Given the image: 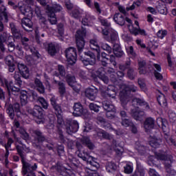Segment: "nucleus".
I'll list each match as a JSON object with an SVG mask.
<instances>
[{"instance_id": "1", "label": "nucleus", "mask_w": 176, "mask_h": 176, "mask_svg": "<svg viewBox=\"0 0 176 176\" xmlns=\"http://www.w3.org/2000/svg\"><path fill=\"white\" fill-rule=\"evenodd\" d=\"M109 36H104V39L107 41V42H111L113 45V54L116 57H122L123 56L124 53L122 52V50L120 49V45H119V36L118 35V32L115 31L113 29L109 30Z\"/></svg>"}, {"instance_id": "2", "label": "nucleus", "mask_w": 176, "mask_h": 176, "mask_svg": "<svg viewBox=\"0 0 176 176\" xmlns=\"http://www.w3.org/2000/svg\"><path fill=\"white\" fill-rule=\"evenodd\" d=\"M34 4V0H25V1H21L19 3L18 6H14V3L12 1L8 2V5L12 6L14 9H19L22 14L27 16V17H32L34 12L31 9V5Z\"/></svg>"}, {"instance_id": "3", "label": "nucleus", "mask_w": 176, "mask_h": 176, "mask_svg": "<svg viewBox=\"0 0 176 176\" xmlns=\"http://www.w3.org/2000/svg\"><path fill=\"white\" fill-rule=\"evenodd\" d=\"M155 159L158 160H164L165 162V164L168 163V165L166 164V173L169 176L175 175L176 172L175 170L171 169L170 164L173 163V156L170 155H167L165 152H160L155 153Z\"/></svg>"}, {"instance_id": "4", "label": "nucleus", "mask_w": 176, "mask_h": 176, "mask_svg": "<svg viewBox=\"0 0 176 176\" xmlns=\"http://www.w3.org/2000/svg\"><path fill=\"white\" fill-rule=\"evenodd\" d=\"M63 9V7L58 4H53L52 7L49 5L46 6L47 12L49 16V21L51 24H56L57 23V19L56 18V12H60Z\"/></svg>"}, {"instance_id": "5", "label": "nucleus", "mask_w": 176, "mask_h": 176, "mask_svg": "<svg viewBox=\"0 0 176 176\" xmlns=\"http://www.w3.org/2000/svg\"><path fill=\"white\" fill-rule=\"evenodd\" d=\"M85 36H86V28L82 27L81 30H77L76 34V45L78 52L82 51L85 47Z\"/></svg>"}, {"instance_id": "6", "label": "nucleus", "mask_w": 176, "mask_h": 176, "mask_svg": "<svg viewBox=\"0 0 176 176\" xmlns=\"http://www.w3.org/2000/svg\"><path fill=\"white\" fill-rule=\"evenodd\" d=\"M125 20L126 22L129 23L128 28L131 34L135 36L138 35V34H140V35H145V30L140 29L138 21H135V25L137 27H134V25L131 24V19L126 17Z\"/></svg>"}, {"instance_id": "7", "label": "nucleus", "mask_w": 176, "mask_h": 176, "mask_svg": "<svg viewBox=\"0 0 176 176\" xmlns=\"http://www.w3.org/2000/svg\"><path fill=\"white\" fill-rule=\"evenodd\" d=\"M103 108L106 112V116L109 119H113L115 118V114L116 113V109L113 104H110L108 101L103 102Z\"/></svg>"}, {"instance_id": "8", "label": "nucleus", "mask_w": 176, "mask_h": 176, "mask_svg": "<svg viewBox=\"0 0 176 176\" xmlns=\"http://www.w3.org/2000/svg\"><path fill=\"white\" fill-rule=\"evenodd\" d=\"M65 56L68 64L72 65L76 63V49L74 47H69L65 51Z\"/></svg>"}, {"instance_id": "9", "label": "nucleus", "mask_w": 176, "mask_h": 176, "mask_svg": "<svg viewBox=\"0 0 176 176\" xmlns=\"http://www.w3.org/2000/svg\"><path fill=\"white\" fill-rule=\"evenodd\" d=\"M51 104L55 109V113L58 118V124H63L64 123V120H63V111L61 110V107L56 104V98L52 97L50 99Z\"/></svg>"}, {"instance_id": "10", "label": "nucleus", "mask_w": 176, "mask_h": 176, "mask_svg": "<svg viewBox=\"0 0 176 176\" xmlns=\"http://www.w3.org/2000/svg\"><path fill=\"white\" fill-rule=\"evenodd\" d=\"M0 82L3 86L6 87L8 90L9 94H14L16 96V93H19L20 91V89L16 87H13V82H8V80L5 78H2L0 77Z\"/></svg>"}, {"instance_id": "11", "label": "nucleus", "mask_w": 176, "mask_h": 176, "mask_svg": "<svg viewBox=\"0 0 176 176\" xmlns=\"http://www.w3.org/2000/svg\"><path fill=\"white\" fill-rule=\"evenodd\" d=\"M23 175L26 176H35V173L33 171H35L38 168L36 164H34V166H30V164L23 162Z\"/></svg>"}, {"instance_id": "12", "label": "nucleus", "mask_w": 176, "mask_h": 176, "mask_svg": "<svg viewBox=\"0 0 176 176\" xmlns=\"http://www.w3.org/2000/svg\"><path fill=\"white\" fill-rule=\"evenodd\" d=\"M6 107H7V113L9 115L10 119H13L14 118V112H16L17 116H20L21 112L20 111L19 104L15 103L13 106H8V104H6Z\"/></svg>"}, {"instance_id": "13", "label": "nucleus", "mask_w": 176, "mask_h": 176, "mask_svg": "<svg viewBox=\"0 0 176 176\" xmlns=\"http://www.w3.org/2000/svg\"><path fill=\"white\" fill-rule=\"evenodd\" d=\"M74 109V115H75V116H83V118H87L89 115L87 109H84L80 103H75Z\"/></svg>"}, {"instance_id": "14", "label": "nucleus", "mask_w": 176, "mask_h": 176, "mask_svg": "<svg viewBox=\"0 0 176 176\" xmlns=\"http://www.w3.org/2000/svg\"><path fill=\"white\" fill-rule=\"evenodd\" d=\"M86 58L80 57V60L84 65H94L96 64V55L91 52L85 53Z\"/></svg>"}, {"instance_id": "15", "label": "nucleus", "mask_w": 176, "mask_h": 176, "mask_svg": "<svg viewBox=\"0 0 176 176\" xmlns=\"http://www.w3.org/2000/svg\"><path fill=\"white\" fill-rule=\"evenodd\" d=\"M137 90V87H126V85H122L121 87V91H120V101L122 102V104L123 105V104H124V100H123V97H122V96H124V97H126V96H127V94H129V91H135Z\"/></svg>"}, {"instance_id": "16", "label": "nucleus", "mask_w": 176, "mask_h": 176, "mask_svg": "<svg viewBox=\"0 0 176 176\" xmlns=\"http://www.w3.org/2000/svg\"><path fill=\"white\" fill-rule=\"evenodd\" d=\"M96 76L106 84L109 82V79L105 76V70L103 67L100 68L96 73L93 72L92 77L96 78Z\"/></svg>"}, {"instance_id": "17", "label": "nucleus", "mask_w": 176, "mask_h": 176, "mask_svg": "<svg viewBox=\"0 0 176 176\" xmlns=\"http://www.w3.org/2000/svg\"><path fill=\"white\" fill-rule=\"evenodd\" d=\"M18 69L23 78H25V79H28V78H30V71L28 70V67L24 64L19 63Z\"/></svg>"}, {"instance_id": "18", "label": "nucleus", "mask_w": 176, "mask_h": 176, "mask_svg": "<svg viewBox=\"0 0 176 176\" xmlns=\"http://www.w3.org/2000/svg\"><path fill=\"white\" fill-rule=\"evenodd\" d=\"M155 12H158L161 14H167V8L164 1L160 0L156 3Z\"/></svg>"}, {"instance_id": "19", "label": "nucleus", "mask_w": 176, "mask_h": 176, "mask_svg": "<svg viewBox=\"0 0 176 176\" xmlns=\"http://www.w3.org/2000/svg\"><path fill=\"white\" fill-rule=\"evenodd\" d=\"M67 80L68 85L73 88L74 91H76V93H79V90H80V85L76 83L75 77H67Z\"/></svg>"}, {"instance_id": "20", "label": "nucleus", "mask_w": 176, "mask_h": 176, "mask_svg": "<svg viewBox=\"0 0 176 176\" xmlns=\"http://www.w3.org/2000/svg\"><path fill=\"white\" fill-rule=\"evenodd\" d=\"M78 129H79V124L78 123V121L72 120L70 122L69 126L67 127V133H68V134L76 133V131H78Z\"/></svg>"}, {"instance_id": "21", "label": "nucleus", "mask_w": 176, "mask_h": 176, "mask_svg": "<svg viewBox=\"0 0 176 176\" xmlns=\"http://www.w3.org/2000/svg\"><path fill=\"white\" fill-rule=\"evenodd\" d=\"M100 23H101L102 25H103V27H106V28H104V29L102 28L103 35H104V36H108L111 35V34L109 33V30H112V28H109L111 23H109V22H108V21H107V19H100Z\"/></svg>"}, {"instance_id": "22", "label": "nucleus", "mask_w": 176, "mask_h": 176, "mask_svg": "<svg viewBox=\"0 0 176 176\" xmlns=\"http://www.w3.org/2000/svg\"><path fill=\"white\" fill-rule=\"evenodd\" d=\"M85 96L91 101H94L96 100V96H97V89L87 88L85 90Z\"/></svg>"}, {"instance_id": "23", "label": "nucleus", "mask_w": 176, "mask_h": 176, "mask_svg": "<svg viewBox=\"0 0 176 176\" xmlns=\"http://www.w3.org/2000/svg\"><path fill=\"white\" fill-rule=\"evenodd\" d=\"M157 101L159 105L162 107V108H166V107H167V98L164 94L159 93V94L157 96Z\"/></svg>"}, {"instance_id": "24", "label": "nucleus", "mask_w": 176, "mask_h": 176, "mask_svg": "<svg viewBox=\"0 0 176 176\" xmlns=\"http://www.w3.org/2000/svg\"><path fill=\"white\" fill-rule=\"evenodd\" d=\"M82 160L87 162L88 164H90L93 167H95L96 168H98V167H100V164H98V162H97V159L91 156H89L88 158L86 157H82Z\"/></svg>"}, {"instance_id": "25", "label": "nucleus", "mask_w": 176, "mask_h": 176, "mask_svg": "<svg viewBox=\"0 0 176 176\" xmlns=\"http://www.w3.org/2000/svg\"><path fill=\"white\" fill-rule=\"evenodd\" d=\"M97 57H98V60H99V61H101L102 63V65H103V67H106L107 64H108V61H109V56L107 55L104 52H102L101 56H100V50H99V54L97 53Z\"/></svg>"}, {"instance_id": "26", "label": "nucleus", "mask_w": 176, "mask_h": 176, "mask_svg": "<svg viewBox=\"0 0 176 176\" xmlns=\"http://www.w3.org/2000/svg\"><path fill=\"white\" fill-rule=\"evenodd\" d=\"M6 63L9 67V72H13L14 71V59L12 55H8L6 58Z\"/></svg>"}, {"instance_id": "27", "label": "nucleus", "mask_w": 176, "mask_h": 176, "mask_svg": "<svg viewBox=\"0 0 176 176\" xmlns=\"http://www.w3.org/2000/svg\"><path fill=\"white\" fill-rule=\"evenodd\" d=\"M155 78L157 80H162L163 79V76L160 72H162V66L159 64L155 65Z\"/></svg>"}, {"instance_id": "28", "label": "nucleus", "mask_w": 176, "mask_h": 176, "mask_svg": "<svg viewBox=\"0 0 176 176\" xmlns=\"http://www.w3.org/2000/svg\"><path fill=\"white\" fill-rule=\"evenodd\" d=\"M89 46L93 50H96L98 54H100V46H98V42L96 38H92L89 41Z\"/></svg>"}, {"instance_id": "29", "label": "nucleus", "mask_w": 176, "mask_h": 176, "mask_svg": "<svg viewBox=\"0 0 176 176\" xmlns=\"http://www.w3.org/2000/svg\"><path fill=\"white\" fill-rule=\"evenodd\" d=\"M3 17L6 20H8V14H6V8L3 6V1L0 0V20H2Z\"/></svg>"}, {"instance_id": "30", "label": "nucleus", "mask_w": 176, "mask_h": 176, "mask_svg": "<svg viewBox=\"0 0 176 176\" xmlns=\"http://www.w3.org/2000/svg\"><path fill=\"white\" fill-rule=\"evenodd\" d=\"M22 27L26 30L29 31L28 28H32V21L29 18H23L22 19Z\"/></svg>"}, {"instance_id": "31", "label": "nucleus", "mask_w": 176, "mask_h": 176, "mask_svg": "<svg viewBox=\"0 0 176 176\" xmlns=\"http://www.w3.org/2000/svg\"><path fill=\"white\" fill-rule=\"evenodd\" d=\"M113 20L119 25H124V17L121 14L116 13L114 15Z\"/></svg>"}, {"instance_id": "32", "label": "nucleus", "mask_w": 176, "mask_h": 176, "mask_svg": "<svg viewBox=\"0 0 176 176\" xmlns=\"http://www.w3.org/2000/svg\"><path fill=\"white\" fill-rule=\"evenodd\" d=\"M157 124H158L159 127L162 126V129L164 131L166 130L168 127V124L167 123V120L163 119L162 118H157Z\"/></svg>"}, {"instance_id": "33", "label": "nucleus", "mask_w": 176, "mask_h": 176, "mask_svg": "<svg viewBox=\"0 0 176 176\" xmlns=\"http://www.w3.org/2000/svg\"><path fill=\"white\" fill-rule=\"evenodd\" d=\"M153 123L154 120L152 118H148L144 122V129L146 131L151 130V129H153Z\"/></svg>"}, {"instance_id": "34", "label": "nucleus", "mask_w": 176, "mask_h": 176, "mask_svg": "<svg viewBox=\"0 0 176 176\" xmlns=\"http://www.w3.org/2000/svg\"><path fill=\"white\" fill-rule=\"evenodd\" d=\"M34 83L36 85V89L38 90V91H39V93H45V87H43L42 82H41L39 79L36 78L34 81Z\"/></svg>"}, {"instance_id": "35", "label": "nucleus", "mask_w": 176, "mask_h": 176, "mask_svg": "<svg viewBox=\"0 0 176 176\" xmlns=\"http://www.w3.org/2000/svg\"><path fill=\"white\" fill-rule=\"evenodd\" d=\"M58 73L56 72L54 73V70L52 71V74L56 76V78H58V76H65V69H64V67L63 65H58Z\"/></svg>"}, {"instance_id": "36", "label": "nucleus", "mask_w": 176, "mask_h": 176, "mask_svg": "<svg viewBox=\"0 0 176 176\" xmlns=\"http://www.w3.org/2000/svg\"><path fill=\"white\" fill-rule=\"evenodd\" d=\"M120 115L122 119V125L124 126V127H129L131 123H130L129 119L126 118V111H121Z\"/></svg>"}, {"instance_id": "37", "label": "nucleus", "mask_w": 176, "mask_h": 176, "mask_svg": "<svg viewBox=\"0 0 176 176\" xmlns=\"http://www.w3.org/2000/svg\"><path fill=\"white\" fill-rule=\"evenodd\" d=\"M29 113H32V115H37V113L41 115V113L42 112V107L38 105H35L34 110H28Z\"/></svg>"}, {"instance_id": "38", "label": "nucleus", "mask_w": 176, "mask_h": 176, "mask_svg": "<svg viewBox=\"0 0 176 176\" xmlns=\"http://www.w3.org/2000/svg\"><path fill=\"white\" fill-rule=\"evenodd\" d=\"M124 173L126 174H131L133 173V163L127 162L126 166L124 167Z\"/></svg>"}, {"instance_id": "39", "label": "nucleus", "mask_w": 176, "mask_h": 176, "mask_svg": "<svg viewBox=\"0 0 176 176\" xmlns=\"http://www.w3.org/2000/svg\"><path fill=\"white\" fill-rule=\"evenodd\" d=\"M20 98L21 105H25V104H27L28 102L27 98H28V97L27 96V92L22 91L21 93Z\"/></svg>"}, {"instance_id": "40", "label": "nucleus", "mask_w": 176, "mask_h": 176, "mask_svg": "<svg viewBox=\"0 0 176 176\" xmlns=\"http://www.w3.org/2000/svg\"><path fill=\"white\" fill-rule=\"evenodd\" d=\"M90 23H91V16L87 13L85 14V18L82 19V23L83 25H90Z\"/></svg>"}, {"instance_id": "41", "label": "nucleus", "mask_w": 176, "mask_h": 176, "mask_svg": "<svg viewBox=\"0 0 176 176\" xmlns=\"http://www.w3.org/2000/svg\"><path fill=\"white\" fill-rule=\"evenodd\" d=\"M106 170L108 173H112L116 170V165L113 162H109L106 166Z\"/></svg>"}, {"instance_id": "42", "label": "nucleus", "mask_w": 176, "mask_h": 176, "mask_svg": "<svg viewBox=\"0 0 176 176\" xmlns=\"http://www.w3.org/2000/svg\"><path fill=\"white\" fill-rule=\"evenodd\" d=\"M47 51L51 56H54L56 54V45L50 43L48 45Z\"/></svg>"}, {"instance_id": "43", "label": "nucleus", "mask_w": 176, "mask_h": 176, "mask_svg": "<svg viewBox=\"0 0 176 176\" xmlns=\"http://www.w3.org/2000/svg\"><path fill=\"white\" fill-rule=\"evenodd\" d=\"M10 27H11L12 35L14 36V39H20V38H21V34L20 33H19L17 31H16V28H12L13 24H10Z\"/></svg>"}, {"instance_id": "44", "label": "nucleus", "mask_w": 176, "mask_h": 176, "mask_svg": "<svg viewBox=\"0 0 176 176\" xmlns=\"http://www.w3.org/2000/svg\"><path fill=\"white\" fill-rule=\"evenodd\" d=\"M126 50L127 54H129L131 57H135L137 56V54H135V52H134V48L133 47V46H126Z\"/></svg>"}, {"instance_id": "45", "label": "nucleus", "mask_w": 176, "mask_h": 176, "mask_svg": "<svg viewBox=\"0 0 176 176\" xmlns=\"http://www.w3.org/2000/svg\"><path fill=\"white\" fill-rule=\"evenodd\" d=\"M132 116L135 120H141V117L144 116V111H133Z\"/></svg>"}, {"instance_id": "46", "label": "nucleus", "mask_w": 176, "mask_h": 176, "mask_svg": "<svg viewBox=\"0 0 176 176\" xmlns=\"http://www.w3.org/2000/svg\"><path fill=\"white\" fill-rule=\"evenodd\" d=\"M58 91L60 96H64L65 94V85L63 82H58Z\"/></svg>"}, {"instance_id": "47", "label": "nucleus", "mask_w": 176, "mask_h": 176, "mask_svg": "<svg viewBox=\"0 0 176 176\" xmlns=\"http://www.w3.org/2000/svg\"><path fill=\"white\" fill-rule=\"evenodd\" d=\"M35 13H36L37 17L39 19V20L43 21V23H45V19L43 17H42V14H41V8H39V7L36 8Z\"/></svg>"}, {"instance_id": "48", "label": "nucleus", "mask_w": 176, "mask_h": 176, "mask_svg": "<svg viewBox=\"0 0 176 176\" xmlns=\"http://www.w3.org/2000/svg\"><path fill=\"white\" fill-rule=\"evenodd\" d=\"M80 14H82V10L77 8L72 12L71 16L74 17V19H78V17H80Z\"/></svg>"}, {"instance_id": "49", "label": "nucleus", "mask_w": 176, "mask_h": 176, "mask_svg": "<svg viewBox=\"0 0 176 176\" xmlns=\"http://www.w3.org/2000/svg\"><path fill=\"white\" fill-rule=\"evenodd\" d=\"M13 144V140L9 138L7 144L6 145V159H8L9 157V151H8V148H10V145Z\"/></svg>"}, {"instance_id": "50", "label": "nucleus", "mask_w": 176, "mask_h": 176, "mask_svg": "<svg viewBox=\"0 0 176 176\" xmlns=\"http://www.w3.org/2000/svg\"><path fill=\"white\" fill-rule=\"evenodd\" d=\"M98 135H99L100 137H101L102 135L103 138H106L107 140H111V138H112V136L111 135H109V133H107L104 131H100V132L98 133Z\"/></svg>"}, {"instance_id": "51", "label": "nucleus", "mask_w": 176, "mask_h": 176, "mask_svg": "<svg viewBox=\"0 0 176 176\" xmlns=\"http://www.w3.org/2000/svg\"><path fill=\"white\" fill-rule=\"evenodd\" d=\"M3 42H6V34H4V36H0V49L2 51L5 50V47H3Z\"/></svg>"}, {"instance_id": "52", "label": "nucleus", "mask_w": 176, "mask_h": 176, "mask_svg": "<svg viewBox=\"0 0 176 176\" xmlns=\"http://www.w3.org/2000/svg\"><path fill=\"white\" fill-rule=\"evenodd\" d=\"M38 101L41 104V105L44 108V109H47V107H49V104H47V102H46L45 98H38Z\"/></svg>"}, {"instance_id": "53", "label": "nucleus", "mask_w": 176, "mask_h": 176, "mask_svg": "<svg viewBox=\"0 0 176 176\" xmlns=\"http://www.w3.org/2000/svg\"><path fill=\"white\" fill-rule=\"evenodd\" d=\"M166 35H167V31L166 30H159L157 33V36L160 39H163V38H164V36H166Z\"/></svg>"}, {"instance_id": "54", "label": "nucleus", "mask_w": 176, "mask_h": 176, "mask_svg": "<svg viewBox=\"0 0 176 176\" xmlns=\"http://www.w3.org/2000/svg\"><path fill=\"white\" fill-rule=\"evenodd\" d=\"M89 109H91V111H94V112H98V111H100V106L94 103H90Z\"/></svg>"}, {"instance_id": "55", "label": "nucleus", "mask_w": 176, "mask_h": 176, "mask_svg": "<svg viewBox=\"0 0 176 176\" xmlns=\"http://www.w3.org/2000/svg\"><path fill=\"white\" fill-rule=\"evenodd\" d=\"M101 47L103 50H106V52L109 53H112V48L108 44L103 43L102 44Z\"/></svg>"}, {"instance_id": "56", "label": "nucleus", "mask_w": 176, "mask_h": 176, "mask_svg": "<svg viewBox=\"0 0 176 176\" xmlns=\"http://www.w3.org/2000/svg\"><path fill=\"white\" fill-rule=\"evenodd\" d=\"M144 65H145V63L144 62H140L139 63V72L140 74H145V67H144Z\"/></svg>"}, {"instance_id": "57", "label": "nucleus", "mask_w": 176, "mask_h": 176, "mask_svg": "<svg viewBox=\"0 0 176 176\" xmlns=\"http://www.w3.org/2000/svg\"><path fill=\"white\" fill-rule=\"evenodd\" d=\"M94 8L97 12V13H98V14H101V8L100 7V3H98L97 1H94Z\"/></svg>"}, {"instance_id": "58", "label": "nucleus", "mask_w": 176, "mask_h": 176, "mask_svg": "<svg viewBox=\"0 0 176 176\" xmlns=\"http://www.w3.org/2000/svg\"><path fill=\"white\" fill-rule=\"evenodd\" d=\"M28 41H29V39L26 37L21 38L22 45H23V46H25V47L26 49H28V44L27 43L28 42Z\"/></svg>"}, {"instance_id": "59", "label": "nucleus", "mask_w": 176, "mask_h": 176, "mask_svg": "<svg viewBox=\"0 0 176 176\" xmlns=\"http://www.w3.org/2000/svg\"><path fill=\"white\" fill-rule=\"evenodd\" d=\"M169 116V119L170 120V122H176V113L174 112H171L169 113L168 115Z\"/></svg>"}, {"instance_id": "60", "label": "nucleus", "mask_w": 176, "mask_h": 176, "mask_svg": "<svg viewBox=\"0 0 176 176\" xmlns=\"http://www.w3.org/2000/svg\"><path fill=\"white\" fill-rule=\"evenodd\" d=\"M14 78L19 85L21 83V78H20V74H19V72L15 73Z\"/></svg>"}, {"instance_id": "61", "label": "nucleus", "mask_w": 176, "mask_h": 176, "mask_svg": "<svg viewBox=\"0 0 176 176\" xmlns=\"http://www.w3.org/2000/svg\"><path fill=\"white\" fill-rule=\"evenodd\" d=\"M147 52L151 56H155V54H153V52H155V47L153 46H148L147 47Z\"/></svg>"}, {"instance_id": "62", "label": "nucleus", "mask_w": 176, "mask_h": 176, "mask_svg": "<svg viewBox=\"0 0 176 176\" xmlns=\"http://www.w3.org/2000/svg\"><path fill=\"white\" fill-rule=\"evenodd\" d=\"M15 49L18 51L19 57H23V56H24V52L20 46L17 45Z\"/></svg>"}, {"instance_id": "63", "label": "nucleus", "mask_w": 176, "mask_h": 176, "mask_svg": "<svg viewBox=\"0 0 176 176\" xmlns=\"http://www.w3.org/2000/svg\"><path fill=\"white\" fill-rule=\"evenodd\" d=\"M44 78L46 80V82H45L46 88L48 89V90H50V84L49 83V81L50 80V79H49V78L47 77V75H46V74H44Z\"/></svg>"}, {"instance_id": "64", "label": "nucleus", "mask_w": 176, "mask_h": 176, "mask_svg": "<svg viewBox=\"0 0 176 176\" xmlns=\"http://www.w3.org/2000/svg\"><path fill=\"white\" fill-rule=\"evenodd\" d=\"M8 50L9 52H13V50H14V44L12 42H8Z\"/></svg>"}]
</instances>
